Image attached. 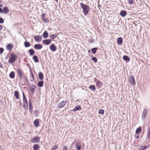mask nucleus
<instances>
[{"label": "nucleus", "instance_id": "10", "mask_svg": "<svg viewBox=\"0 0 150 150\" xmlns=\"http://www.w3.org/2000/svg\"><path fill=\"white\" fill-rule=\"evenodd\" d=\"M40 119H36L34 122V124L35 127H39L40 124Z\"/></svg>", "mask_w": 150, "mask_h": 150}, {"label": "nucleus", "instance_id": "39", "mask_svg": "<svg viewBox=\"0 0 150 150\" xmlns=\"http://www.w3.org/2000/svg\"><path fill=\"white\" fill-rule=\"evenodd\" d=\"M33 59L35 62H39V60L38 57H33Z\"/></svg>", "mask_w": 150, "mask_h": 150}, {"label": "nucleus", "instance_id": "37", "mask_svg": "<svg viewBox=\"0 0 150 150\" xmlns=\"http://www.w3.org/2000/svg\"><path fill=\"white\" fill-rule=\"evenodd\" d=\"M97 50V48H93L91 50V51L93 54H95Z\"/></svg>", "mask_w": 150, "mask_h": 150}, {"label": "nucleus", "instance_id": "28", "mask_svg": "<svg viewBox=\"0 0 150 150\" xmlns=\"http://www.w3.org/2000/svg\"><path fill=\"white\" fill-rule=\"evenodd\" d=\"M45 14H43L42 15V20L43 21L45 22H46L47 21V19L45 18Z\"/></svg>", "mask_w": 150, "mask_h": 150}, {"label": "nucleus", "instance_id": "8", "mask_svg": "<svg viewBox=\"0 0 150 150\" xmlns=\"http://www.w3.org/2000/svg\"><path fill=\"white\" fill-rule=\"evenodd\" d=\"M34 38L36 42H39L42 40V36L40 35H36L34 36Z\"/></svg>", "mask_w": 150, "mask_h": 150}, {"label": "nucleus", "instance_id": "50", "mask_svg": "<svg viewBox=\"0 0 150 150\" xmlns=\"http://www.w3.org/2000/svg\"><path fill=\"white\" fill-rule=\"evenodd\" d=\"M62 150H68L67 146H64Z\"/></svg>", "mask_w": 150, "mask_h": 150}, {"label": "nucleus", "instance_id": "56", "mask_svg": "<svg viewBox=\"0 0 150 150\" xmlns=\"http://www.w3.org/2000/svg\"><path fill=\"white\" fill-rule=\"evenodd\" d=\"M55 1H56V2H57L58 1V0H55Z\"/></svg>", "mask_w": 150, "mask_h": 150}, {"label": "nucleus", "instance_id": "40", "mask_svg": "<svg viewBox=\"0 0 150 150\" xmlns=\"http://www.w3.org/2000/svg\"><path fill=\"white\" fill-rule=\"evenodd\" d=\"M57 35L56 34H53L50 36V38L52 39H54L55 38Z\"/></svg>", "mask_w": 150, "mask_h": 150}, {"label": "nucleus", "instance_id": "48", "mask_svg": "<svg viewBox=\"0 0 150 150\" xmlns=\"http://www.w3.org/2000/svg\"><path fill=\"white\" fill-rule=\"evenodd\" d=\"M2 6V5L0 4V12L1 13H2L3 12L2 9L1 8Z\"/></svg>", "mask_w": 150, "mask_h": 150}, {"label": "nucleus", "instance_id": "23", "mask_svg": "<svg viewBox=\"0 0 150 150\" xmlns=\"http://www.w3.org/2000/svg\"><path fill=\"white\" fill-rule=\"evenodd\" d=\"M89 88L93 91H94L96 90L95 86L94 85H91L89 87Z\"/></svg>", "mask_w": 150, "mask_h": 150}, {"label": "nucleus", "instance_id": "31", "mask_svg": "<svg viewBox=\"0 0 150 150\" xmlns=\"http://www.w3.org/2000/svg\"><path fill=\"white\" fill-rule=\"evenodd\" d=\"M30 45V43L29 42L25 41L24 42V46L26 47H28Z\"/></svg>", "mask_w": 150, "mask_h": 150}, {"label": "nucleus", "instance_id": "15", "mask_svg": "<svg viewBox=\"0 0 150 150\" xmlns=\"http://www.w3.org/2000/svg\"><path fill=\"white\" fill-rule=\"evenodd\" d=\"M50 50L52 51H55L56 50V47L54 44L51 45L50 47Z\"/></svg>", "mask_w": 150, "mask_h": 150}, {"label": "nucleus", "instance_id": "1", "mask_svg": "<svg viewBox=\"0 0 150 150\" xmlns=\"http://www.w3.org/2000/svg\"><path fill=\"white\" fill-rule=\"evenodd\" d=\"M81 8L83 9L84 15L86 16L88 14L89 9V6L86 4H84L82 3L80 4Z\"/></svg>", "mask_w": 150, "mask_h": 150}, {"label": "nucleus", "instance_id": "4", "mask_svg": "<svg viewBox=\"0 0 150 150\" xmlns=\"http://www.w3.org/2000/svg\"><path fill=\"white\" fill-rule=\"evenodd\" d=\"M40 137L37 136H35L31 139V142L33 143H38L40 142Z\"/></svg>", "mask_w": 150, "mask_h": 150}, {"label": "nucleus", "instance_id": "58", "mask_svg": "<svg viewBox=\"0 0 150 150\" xmlns=\"http://www.w3.org/2000/svg\"><path fill=\"white\" fill-rule=\"evenodd\" d=\"M34 56H35V57H36V56H37L36 55H35Z\"/></svg>", "mask_w": 150, "mask_h": 150}, {"label": "nucleus", "instance_id": "29", "mask_svg": "<svg viewBox=\"0 0 150 150\" xmlns=\"http://www.w3.org/2000/svg\"><path fill=\"white\" fill-rule=\"evenodd\" d=\"M14 96L17 99H19L18 93L17 91H15L14 92Z\"/></svg>", "mask_w": 150, "mask_h": 150}, {"label": "nucleus", "instance_id": "47", "mask_svg": "<svg viewBox=\"0 0 150 150\" xmlns=\"http://www.w3.org/2000/svg\"><path fill=\"white\" fill-rule=\"evenodd\" d=\"M4 51V49L2 48H0V54H1L3 53Z\"/></svg>", "mask_w": 150, "mask_h": 150}, {"label": "nucleus", "instance_id": "12", "mask_svg": "<svg viewBox=\"0 0 150 150\" xmlns=\"http://www.w3.org/2000/svg\"><path fill=\"white\" fill-rule=\"evenodd\" d=\"M42 47L41 44H35L34 45V48L37 50H40Z\"/></svg>", "mask_w": 150, "mask_h": 150}, {"label": "nucleus", "instance_id": "32", "mask_svg": "<svg viewBox=\"0 0 150 150\" xmlns=\"http://www.w3.org/2000/svg\"><path fill=\"white\" fill-rule=\"evenodd\" d=\"M147 148L146 146H142L140 147L138 150H144Z\"/></svg>", "mask_w": 150, "mask_h": 150}, {"label": "nucleus", "instance_id": "13", "mask_svg": "<svg viewBox=\"0 0 150 150\" xmlns=\"http://www.w3.org/2000/svg\"><path fill=\"white\" fill-rule=\"evenodd\" d=\"M51 41L50 39H46L42 41V43L46 45H48L50 44L51 42Z\"/></svg>", "mask_w": 150, "mask_h": 150}, {"label": "nucleus", "instance_id": "16", "mask_svg": "<svg viewBox=\"0 0 150 150\" xmlns=\"http://www.w3.org/2000/svg\"><path fill=\"white\" fill-rule=\"evenodd\" d=\"M81 106L80 105H76L73 109V111L74 112H76L78 110H81Z\"/></svg>", "mask_w": 150, "mask_h": 150}, {"label": "nucleus", "instance_id": "38", "mask_svg": "<svg viewBox=\"0 0 150 150\" xmlns=\"http://www.w3.org/2000/svg\"><path fill=\"white\" fill-rule=\"evenodd\" d=\"M58 148V145H55L54 146L51 150H56Z\"/></svg>", "mask_w": 150, "mask_h": 150}, {"label": "nucleus", "instance_id": "19", "mask_svg": "<svg viewBox=\"0 0 150 150\" xmlns=\"http://www.w3.org/2000/svg\"><path fill=\"white\" fill-rule=\"evenodd\" d=\"M122 39L121 37L117 38V42L120 45H122Z\"/></svg>", "mask_w": 150, "mask_h": 150}, {"label": "nucleus", "instance_id": "49", "mask_svg": "<svg viewBox=\"0 0 150 150\" xmlns=\"http://www.w3.org/2000/svg\"><path fill=\"white\" fill-rule=\"evenodd\" d=\"M30 80L31 81H33L34 80V76L33 74H32L31 77L30 78Z\"/></svg>", "mask_w": 150, "mask_h": 150}, {"label": "nucleus", "instance_id": "45", "mask_svg": "<svg viewBox=\"0 0 150 150\" xmlns=\"http://www.w3.org/2000/svg\"><path fill=\"white\" fill-rule=\"evenodd\" d=\"M78 144L77 143L76 144V149L77 150H80L81 149V147L80 146H78Z\"/></svg>", "mask_w": 150, "mask_h": 150}, {"label": "nucleus", "instance_id": "14", "mask_svg": "<svg viewBox=\"0 0 150 150\" xmlns=\"http://www.w3.org/2000/svg\"><path fill=\"white\" fill-rule=\"evenodd\" d=\"M36 88V86L34 85H32L30 86V89L32 93H33L35 92Z\"/></svg>", "mask_w": 150, "mask_h": 150}, {"label": "nucleus", "instance_id": "11", "mask_svg": "<svg viewBox=\"0 0 150 150\" xmlns=\"http://www.w3.org/2000/svg\"><path fill=\"white\" fill-rule=\"evenodd\" d=\"M29 105L30 111V113H32L33 110V107L32 106V101L30 100L29 101Z\"/></svg>", "mask_w": 150, "mask_h": 150}, {"label": "nucleus", "instance_id": "41", "mask_svg": "<svg viewBox=\"0 0 150 150\" xmlns=\"http://www.w3.org/2000/svg\"><path fill=\"white\" fill-rule=\"evenodd\" d=\"M104 113V110H103L100 109L99 111V113L101 114H103Z\"/></svg>", "mask_w": 150, "mask_h": 150}, {"label": "nucleus", "instance_id": "34", "mask_svg": "<svg viewBox=\"0 0 150 150\" xmlns=\"http://www.w3.org/2000/svg\"><path fill=\"white\" fill-rule=\"evenodd\" d=\"M29 51L30 55L33 56L35 52L34 50L33 49H30L29 50Z\"/></svg>", "mask_w": 150, "mask_h": 150}, {"label": "nucleus", "instance_id": "43", "mask_svg": "<svg viewBox=\"0 0 150 150\" xmlns=\"http://www.w3.org/2000/svg\"><path fill=\"white\" fill-rule=\"evenodd\" d=\"M38 112L37 110H35L34 111V115L35 116L37 117L38 115Z\"/></svg>", "mask_w": 150, "mask_h": 150}, {"label": "nucleus", "instance_id": "21", "mask_svg": "<svg viewBox=\"0 0 150 150\" xmlns=\"http://www.w3.org/2000/svg\"><path fill=\"white\" fill-rule=\"evenodd\" d=\"M38 76L39 79L40 80H42L43 79V74L41 72L39 73Z\"/></svg>", "mask_w": 150, "mask_h": 150}, {"label": "nucleus", "instance_id": "7", "mask_svg": "<svg viewBox=\"0 0 150 150\" xmlns=\"http://www.w3.org/2000/svg\"><path fill=\"white\" fill-rule=\"evenodd\" d=\"M129 81L131 85H134L135 84V81L133 76H130L129 79Z\"/></svg>", "mask_w": 150, "mask_h": 150}, {"label": "nucleus", "instance_id": "20", "mask_svg": "<svg viewBox=\"0 0 150 150\" xmlns=\"http://www.w3.org/2000/svg\"><path fill=\"white\" fill-rule=\"evenodd\" d=\"M9 77L11 79H13L15 78V72L12 71L10 72L9 74Z\"/></svg>", "mask_w": 150, "mask_h": 150}, {"label": "nucleus", "instance_id": "35", "mask_svg": "<svg viewBox=\"0 0 150 150\" xmlns=\"http://www.w3.org/2000/svg\"><path fill=\"white\" fill-rule=\"evenodd\" d=\"M147 138L148 139H150V127H149L148 130V132L147 136Z\"/></svg>", "mask_w": 150, "mask_h": 150}, {"label": "nucleus", "instance_id": "54", "mask_svg": "<svg viewBox=\"0 0 150 150\" xmlns=\"http://www.w3.org/2000/svg\"><path fill=\"white\" fill-rule=\"evenodd\" d=\"M94 42V40L93 39H91L90 40L91 43L93 42Z\"/></svg>", "mask_w": 150, "mask_h": 150}, {"label": "nucleus", "instance_id": "22", "mask_svg": "<svg viewBox=\"0 0 150 150\" xmlns=\"http://www.w3.org/2000/svg\"><path fill=\"white\" fill-rule=\"evenodd\" d=\"M3 12L5 13H7L9 11V10L7 7H5L3 8Z\"/></svg>", "mask_w": 150, "mask_h": 150}, {"label": "nucleus", "instance_id": "42", "mask_svg": "<svg viewBox=\"0 0 150 150\" xmlns=\"http://www.w3.org/2000/svg\"><path fill=\"white\" fill-rule=\"evenodd\" d=\"M92 60L94 61V62L96 63L97 62V59L95 57H93L92 59Z\"/></svg>", "mask_w": 150, "mask_h": 150}, {"label": "nucleus", "instance_id": "44", "mask_svg": "<svg viewBox=\"0 0 150 150\" xmlns=\"http://www.w3.org/2000/svg\"><path fill=\"white\" fill-rule=\"evenodd\" d=\"M128 3L131 5L134 3L133 1V0H128Z\"/></svg>", "mask_w": 150, "mask_h": 150}, {"label": "nucleus", "instance_id": "33", "mask_svg": "<svg viewBox=\"0 0 150 150\" xmlns=\"http://www.w3.org/2000/svg\"><path fill=\"white\" fill-rule=\"evenodd\" d=\"M23 105L25 109H27L28 107V102L23 103Z\"/></svg>", "mask_w": 150, "mask_h": 150}, {"label": "nucleus", "instance_id": "36", "mask_svg": "<svg viewBox=\"0 0 150 150\" xmlns=\"http://www.w3.org/2000/svg\"><path fill=\"white\" fill-rule=\"evenodd\" d=\"M123 59L124 60L127 62H128L130 60L129 58V57H123Z\"/></svg>", "mask_w": 150, "mask_h": 150}, {"label": "nucleus", "instance_id": "5", "mask_svg": "<svg viewBox=\"0 0 150 150\" xmlns=\"http://www.w3.org/2000/svg\"><path fill=\"white\" fill-rule=\"evenodd\" d=\"M67 103L66 100L62 101L60 102L57 105V107L58 108H62L64 107Z\"/></svg>", "mask_w": 150, "mask_h": 150}, {"label": "nucleus", "instance_id": "30", "mask_svg": "<svg viewBox=\"0 0 150 150\" xmlns=\"http://www.w3.org/2000/svg\"><path fill=\"white\" fill-rule=\"evenodd\" d=\"M23 103L28 102L27 100L25 97V94L24 93H23Z\"/></svg>", "mask_w": 150, "mask_h": 150}, {"label": "nucleus", "instance_id": "26", "mask_svg": "<svg viewBox=\"0 0 150 150\" xmlns=\"http://www.w3.org/2000/svg\"><path fill=\"white\" fill-rule=\"evenodd\" d=\"M48 34L47 31H45L43 34V36L45 38H47L48 37Z\"/></svg>", "mask_w": 150, "mask_h": 150}, {"label": "nucleus", "instance_id": "46", "mask_svg": "<svg viewBox=\"0 0 150 150\" xmlns=\"http://www.w3.org/2000/svg\"><path fill=\"white\" fill-rule=\"evenodd\" d=\"M4 22V20L2 18H0V23H3Z\"/></svg>", "mask_w": 150, "mask_h": 150}, {"label": "nucleus", "instance_id": "24", "mask_svg": "<svg viewBox=\"0 0 150 150\" xmlns=\"http://www.w3.org/2000/svg\"><path fill=\"white\" fill-rule=\"evenodd\" d=\"M33 148L34 150H38L40 148L38 144H35L33 146Z\"/></svg>", "mask_w": 150, "mask_h": 150}, {"label": "nucleus", "instance_id": "51", "mask_svg": "<svg viewBox=\"0 0 150 150\" xmlns=\"http://www.w3.org/2000/svg\"><path fill=\"white\" fill-rule=\"evenodd\" d=\"M10 56H12V57H13V56H16V55L13 53H11V55H10Z\"/></svg>", "mask_w": 150, "mask_h": 150}, {"label": "nucleus", "instance_id": "9", "mask_svg": "<svg viewBox=\"0 0 150 150\" xmlns=\"http://www.w3.org/2000/svg\"><path fill=\"white\" fill-rule=\"evenodd\" d=\"M147 112L148 111L146 109H144V110L143 111L142 115V119H144L145 118L147 114Z\"/></svg>", "mask_w": 150, "mask_h": 150}, {"label": "nucleus", "instance_id": "18", "mask_svg": "<svg viewBox=\"0 0 150 150\" xmlns=\"http://www.w3.org/2000/svg\"><path fill=\"white\" fill-rule=\"evenodd\" d=\"M127 14V12L125 11L124 10L121 11L120 13V15L122 17H124L126 16Z\"/></svg>", "mask_w": 150, "mask_h": 150}, {"label": "nucleus", "instance_id": "52", "mask_svg": "<svg viewBox=\"0 0 150 150\" xmlns=\"http://www.w3.org/2000/svg\"><path fill=\"white\" fill-rule=\"evenodd\" d=\"M0 67L1 68H3V65L2 63H0Z\"/></svg>", "mask_w": 150, "mask_h": 150}, {"label": "nucleus", "instance_id": "25", "mask_svg": "<svg viewBox=\"0 0 150 150\" xmlns=\"http://www.w3.org/2000/svg\"><path fill=\"white\" fill-rule=\"evenodd\" d=\"M13 45L11 44H9L6 46L7 49L8 50H11L13 48Z\"/></svg>", "mask_w": 150, "mask_h": 150}, {"label": "nucleus", "instance_id": "3", "mask_svg": "<svg viewBox=\"0 0 150 150\" xmlns=\"http://www.w3.org/2000/svg\"><path fill=\"white\" fill-rule=\"evenodd\" d=\"M142 130L141 127L137 128L135 131V134L134 135V137L136 139H138L139 137V134H140Z\"/></svg>", "mask_w": 150, "mask_h": 150}, {"label": "nucleus", "instance_id": "17", "mask_svg": "<svg viewBox=\"0 0 150 150\" xmlns=\"http://www.w3.org/2000/svg\"><path fill=\"white\" fill-rule=\"evenodd\" d=\"M16 57H11L8 60V62L10 63H12L14 62L16 60Z\"/></svg>", "mask_w": 150, "mask_h": 150}, {"label": "nucleus", "instance_id": "2", "mask_svg": "<svg viewBox=\"0 0 150 150\" xmlns=\"http://www.w3.org/2000/svg\"><path fill=\"white\" fill-rule=\"evenodd\" d=\"M94 81L96 83V87L98 88H100L103 86V83L100 80H98L96 78H95Z\"/></svg>", "mask_w": 150, "mask_h": 150}, {"label": "nucleus", "instance_id": "6", "mask_svg": "<svg viewBox=\"0 0 150 150\" xmlns=\"http://www.w3.org/2000/svg\"><path fill=\"white\" fill-rule=\"evenodd\" d=\"M16 71L19 76V79L22 80L23 74H24L23 72L22 71L18 69H17Z\"/></svg>", "mask_w": 150, "mask_h": 150}, {"label": "nucleus", "instance_id": "55", "mask_svg": "<svg viewBox=\"0 0 150 150\" xmlns=\"http://www.w3.org/2000/svg\"><path fill=\"white\" fill-rule=\"evenodd\" d=\"M25 79H26V81H27L28 80V79H27V78L26 77H25Z\"/></svg>", "mask_w": 150, "mask_h": 150}, {"label": "nucleus", "instance_id": "27", "mask_svg": "<svg viewBox=\"0 0 150 150\" xmlns=\"http://www.w3.org/2000/svg\"><path fill=\"white\" fill-rule=\"evenodd\" d=\"M44 81H39L38 83V86L40 87H42L43 86Z\"/></svg>", "mask_w": 150, "mask_h": 150}, {"label": "nucleus", "instance_id": "57", "mask_svg": "<svg viewBox=\"0 0 150 150\" xmlns=\"http://www.w3.org/2000/svg\"><path fill=\"white\" fill-rule=\"evenodd\" d=\"M125 56H125H127V55H124V56Z\"/></svg>", "mask_w": 150, "mask_h": 150}, {"label": "nucleus", "instance_id": "53", "mask_svg": "<svg viewBox=\"0 0 150 150\" xmlns=\"http://www.w3.org/2000/svg\"><path fill=\"white\" fill-rule=\"evenodd\" d=\"M3 28V26L1 25H0V31L2 30Z\"/></svg>", "mask_w": 150, "mask_h": 150}]
</instances>
